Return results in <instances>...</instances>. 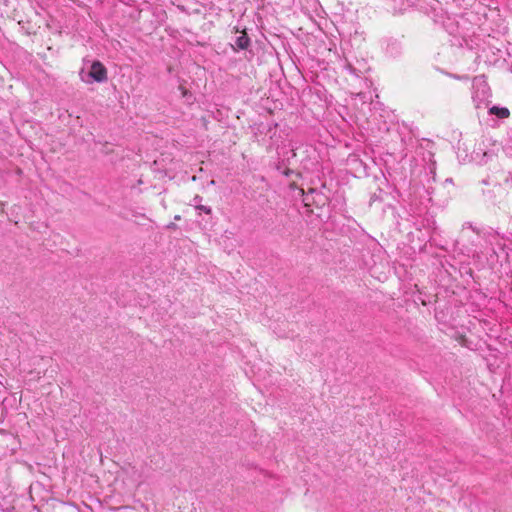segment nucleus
<instances>
[{
  "instance_id": "nucleus-1",
  "label": "nucleus",
  "mask_w": 512,
  "mask_h": 512,
  "mask_svg": "<svg viewBox=\"0 0 512 512\" xmlns=\"http://www.w3.org/2000/svg\"><path fill=\"white\" fill-rule=\"evenodd\" d=\"M491 90L483 76H477L472 82V101L475 109H486L491 101Z\"/></svg>"
},
{
  "instance_id": "nucleus-2",
  "label": "nucleus",
  "mask_w": 512,
  "mask_h": 512,
  "mask_svg": "<svg viewBox=\"0 0 512 512\" xmlns=\"http://www.w3.org/2000/svg\"><path fill=\"white\" fill-rule=\"evenodd\" d=\"M82 80L87 83H92L93 81L98 83L105 82L107 80V69L100 61H94L87 74V79L82 76Z\"/></svg>"
},
{
  "instance_id": "nucleus-3",
  "label": "nucleus",
  "mask_w": 512,
  "mask_h": 512,
  "mask_svg": "<svg viewBox=\"0 0 512 512\" xmlns=\"http://www.w3.org/2000/svg\"><path fill=\"white\" fill-rule=\"evenodd\" d=\"M489 113L496 115L499 118H507L509 116V110L505 107L492 106L489 108Z\"/></svg>"
},
{
  "instance_id": "nucleus-4",
  "label": "nucleus",
  "mask_w": 512,
  "mask_h": 512,
  "mask_svg": "<svg viewBox=\"0 0 512 512\" xmlns=\"http://www.w3.org/2000/svg\"><path fill=\"white\" fill-rule=\"evenodd\" d=\"M235 43L240 49H247L248 46L250 45V40L246 34H243L237 37Z\"/></svg>"
},
{
  "instance_id": "nucleus-5",
  "label": "nucleus",
  "mask_w": 512,
  "mask_h": 512,
  "mask_svg": "<svg viewBox=\"0 0 512 512\" xmlns=\"http://www.w3.org/2000/svg\"><path fill=\"white\" fill-rule=\"evenodd\" d=\"M505 149L508 154L512 155V130L508 134V142Z\"/></svg>"
},
{
  "instance_id": "nucleus-6",
  "label": "nucleus",
  "mask_w": 512,
  "mask_h": 512,
  "mask_svg": "<svg viewBox=\"0 0 512 512\" xmlns=\"http://www.w3.org/2000/svg\"><path fill=\"white\" fill-rule=\"evenodd\" d=\"M195 208L197 210H200V211H203L204 213L206 214H211L212 210L209 206H205V205H195Z\"/></svg>"
},
{
  "instance_id": "nucleus-7",
  "label": "nucleus",
  "mask_w": 512,
  "mask_h": 512,
  "mask_svg": "<svg viewBox=\"0 0 512 512\" xmlns=\"http://www.w3.org/2000/svg\"><path fill=\"white\" fill-rule=\"evenodd\" d=\"M346 69L351 73V74H354L356 76H359V73L360 71L357 70L356 68H354L350 63H347L346 64Z\"/></svg>"
},
{
  "instance_id": "nucleus-8",
  "label": "nucleus",
  "mask_w": 512,
  "mask_h": 512,
  "mask_svg": "<svg viewBox=\"0 0 512 512\" xmlns=\"http://www.w3.org/2000/svg\"><path fill=\"white\" fill-rule=\"evenodd\" d=\"M201 200H202V197L198 196V195L195 196L194 199H193L195 205H200L199 203L201 202Z\"/></svg>"
},
{
  "instance_id": "nucleus-9",
  "label": "nucleus",
  "mask_w": 512,
  "mask_h": 512,
  "mask_svg": "<svg viewBox=\"0 0 512 512\" xmlns=\"http://www.w3.org/2000/svg\"><path fill=\"white\" fill-rule=\"evenodd\" d=\"M468 228L472 229L473 231H475L476 233H479V231L471 224V223H466L465 224Z\"/></svg>"
},
{
  "instance_id": "nucleus-10",
  "label": "nucleus",
  "mask_w": 512,
  "mask_h": 512,
  "mask_svg": "<svg viewBox=\"0 0 512 512\" xmlns=\"http://www.w3.org/2000/svg\"><path fill=\"white\" fill-rule=\"evenodd\" d=\"M174 227H175V224H173V223H170V224L167 226V228H174Z\"/></svg>"
}]
</instances>
